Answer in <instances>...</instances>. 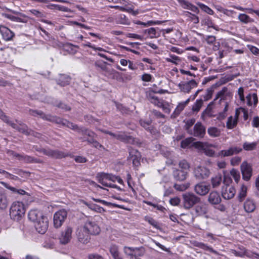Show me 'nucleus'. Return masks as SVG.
Masks as SVG:
<instances>
[{"mask_svg":"<svg viewBox=\"0 0 259 259\" xmlns=\"http://www.w3.org/2000/svg\"><path fill=\"white\" fill-rule=\"evenodd\" d=\"M28 218L29 221L33 223L35 230L39 234H44L49 227L48 218L37 209L29 211Z\"/></svg>","mask_w":259,"mask_h":259,"instance_id":"obj_1","label":"nucleus"},{"mask_svg":"<svg viewBox=\"0 0 259 259\" xmlns=\"http://www.w3.org/2000/svg\"><path fill=\"white\" fill-rule=\"evenodd\" d=\"M26 208L24 203L22 202L16 201L14 202L10 209V215L14 221H19L24 216Z\"/></svg>","mask_w":259,"mask_h":259,"instance_id":"obj_2","label":"nucleus"},{"mask_svg":"<svg viewBox=\"0 0 259 259\" xmlns=\"http://www.w3.org/2000/svg\"><path fill=\"white\" fill-rule=\"evenodd\" d=\"M199 201L200 198L193 193H187L183 195V204L185 209H190Z\"/></svg>","mask_w":259,"mask_h":259,"instance_id":"obj_3","label":"nucleus"},{"mask_svg":"<svg viewBox=\"0 0 259 259\" xmlns=\"http://www.w3.org/2000/svg\"><path fill=\"white\" fill-rule=\"evenodd\" d=\"M67 211L61 209L55 213L53 217V225L55 228L61 227L67 217Z\"/></svg>","mask_w":259,"mask_h":259,"instance_id":"obj_4","label":"nucleus"},{"mask_svg":"<svg viewBox=\"0 0 259 259\" xmlns=\"http://www.w3.org/2000/svg\"><path fill=\"white\" fill-rule=\"evenodd\" d=\"M123 251L130 258L132 257H139L144 255L145 253V249L142 246L140 247L125 246L124 247Z\"/></svg>","mask_w":259,"mask_h":259,"instance_id":"obj_5","label":"nucleus"},{"mask_svg":"<svg viewBox=\"0 0 259 259\" xmlns=\"http://www.w3.org/2000/svg\"><path fill=\"white\" fill-rule=\"evenodd\" d=\"M83 227L90 235H98L101 231V229L99 225L93 220L86 221Z\"/></svg>","mask_w":259,"mask_h":259,"instance_id":"obj_6","label":"nucleus"},{"mask_svg":"<svg viewBox=\"0 0 259 259\" xmlns=\"http://www.w3.org/2000/svg\"><path fill=\"white\" fill-rule=\"evenodd\" d=\"M76 235L78 241L82 244H86L90 241L91 235L85 230L83 226L77 228Z\"/></svg>","mask_w":259,"mask_h":259,"instance_id":"obj_7","label":"nucleus"},{"mask_svg":"<svg viewBox=\"0 0 259 259\" xmlns=\"http://www.w3.org/2000/svg\"><path fill=\"white\" fill-rule=\"evenodd\" d=\"M101 131L104 133L109 134V135L112 136L113 138L121 140L125 142L133 143L134 141V139L132 137L127 136L123 133H119L117 134H115L107 131L101 130Z\"/></svg>","mask_w":259,"mask_h":259,"instance_id":"obj_8","label":"nucleus"},{"mask_svg":"<svg viewBox=\"0 0 259 259\" xmlns=\"http://www.w3.org/2000/svg\"><path fill=\"white\" fill-rule=\"evenodd\" d=\"M73 229L72 227L67 226L62 232L60 237V242L62 244L68 243L72 238Z\"/></svg>","mask_w":259,"mask_h":259,"instance_id":"obj_9","label":"nucleus"},{"mask_svg":"<svg viewBox=\"0 0 259 259\" xmlns=\"http://www.w3.org/2000/svg\"><path fill=\"white\" fill-rule=\"evenodd\" d=\"M194 173L195 177L200 180L207 178L210 175V171L205 167L199 166L195 168Z\"/></svg>","mask_w":259,"mask_h":259,"instance_id":"obj_10","label":"nucleus"},{"mask_svg":"<svg viewBox=\"0 0 259 259\" xmlns=\"http://www.w3.org/2000/svg\"><path fill=\"white\" fill-rule=\"evenodd\" d=\"M236 193L234 188L230 185L224 186L222 190V195L225 199H230L234 197Z\"/></svg>","mask_w":259,"mask_h":259,"instance_id":"obj_11","label":"nucleus"},{"mask_svg":"<svg viewBox=\"0 0 259 259\" xmlns=\"http://www.w3.org/2000/svg\"><path fill=\"white\" fill-rule=\"evenodd\" d=\"M241 170L243 179L246 181H248L252 176V168L251 165L244 161L241 165Z\"/></svg>","mask_w":259,"mask_h":259,"instance_id":"obj_12","label":"nucleus"},{"mask_svg":"<svg viewBox=\"0 0 259 259\" xmlns=\"http://www.w3.org/2000/svg\"><path fill=\"white\" fill-rule=\"evenodd\" d=\"M29 114L33 116H39L44 120H46L50 121H54L55 117L52 116L50 115H46L42 111L39 110H35L30 109L29 110Z\"/></svg>","mask_w":259,"mask_h":259,"instance_id":"obj_13","label":"nucleus"},{"mask_svg":"<svg viewBox=\"0 0 259 259\" xmlns=\"http://www.w3.org/2000/svg\"><path fill=\"white\" fill-rule=\"evenodd\" d=\"M242 149L237 147H232L228 150H222L219 153L218 155L222 157L230 156L234 154L240 152Z\"/></svg>","mask_w":259,"mask_h":259,"instance_id":"obj_14","label":"nucleus"},{"mask_svg":"<svg viewBox=\"0 0 259 259\" xmlns=\"http://www.w3.org/2000/svg\"><path fill=\"white\" fill-rule=\"evenodd\" d=\"M194 190L197 194L204 196L209 192V186L206 185L204 183H199L195 186Z\"/></svg>","mask_w":259,"mask_h":259,"instance_id":"obj_15","label":"nucleus"},{"mask_svg":"<svg viewBox=\"0 0 259 259\" xmlns=\"http://www.w3.org/2000/svg\"><path fill=\"white\" fill-rule=\"evenodd\" d=\"M205 134V128L200 122H197L194 127L193 135L195 137H203Z\"/></svg>","mask_w":259,"mask_h":259,"instance_id":"obj_16","label":"nucleus"},{"mask_svg":"<svg viewBox=\"0 0 259 259\" xmlns=\"http://www.w3.org/2000/svg\"><path fill=\"white\" fill-rule=\"evenodd\" d=\"M196 85L197 83L194 80H191L185 83H180L179 84L180 90L185 93H189L192 88Z\"/></svg>","mask_w":259,"mask_h":259,"instance_id":"obj_17","label":"nucleus"},{"mask_svg":"<svg viewBox=\"0 0 259 259\" xmlns=\"http://www.w3.org/2000/svg\"><path fill=\"white\" fill-rule=\"evenodd\" d=\"M178 1L184 9H188L196 14L199 13V10L198 8L186 0H178Z\"/></svg>","mask_w":259,"mask_h":259,"instance_id":"obj_18","label":"nucleus"},{"mask_svg":"<svg viewBox=\"0 0 259 259\" xmlns=\"http://www.w3.org/2000/svg\"><path fill=\"white\" fill-rule=\"evenodd\" d=\"M208 200L211 204H218L221 202V198L219 193L212 191L209 194Z\"/></svg>","mask_w":259,"mask_h":259,"instance_id":"obj_19","label":"nucleus"},{"mask_svg":"<svg viewBox=\"0 0 259 259\" xmlns=\"http://www.w3.org/2000/svg\"><path fill=\"white\" fill-rule=\"evenodd\" d=\"M98 178V182L103 186L111 188H117L115 185L112 184L109 182V181L108 179V174H101Z\"/></svg>","mask_w":259,"mask_h":259,"instance_id":"obj_20","label":"nucleus"},{"mask_svg":"<svg viewBox=\"0 0 259 259\" xmlns=\"http://www.w3.org/2000/svg\"><path fill=\"white\" fill-rule=\"evenodd\" d=\"M0 32L2 34L4 38L6 40H11L14 36V33L8 28L1 26Z\"/></svg>","mask_w":259,"mask_h":259,"instance_id":"obj_21","label":"nucleus"},{"mask_svg":"<svg viewBox=\"0 0 259 259\" xmlns=\"http://www.w3.org/2000/svg\"><path fill=\"white\" fill-rule=\"evenodd\" d=\"M54 122H55L57 123H61L73 130H80L76 125L74 124L73 123L70 122L66 120H63L55 117V121Z\"/></svg>","mask_w":259,"mask_h":259,"instance_id":"obj_22","label":"nucleus"},{"mask_svg":"<svg viewBox=\"0 0 259 259\" xmlns=\"http://www.w3.org/2000/svg\"><path fill=\"white\" fill-rule=\"evenodd\" d=\"M1 183L6 188L11 191L15 194H18L21 195H24L27 194V192L23 189H17L16 188L11 186L9 184L5 182H1Z\"/></svg>","mask_w":259,"mask_h":259,"instance_id":"obj_23","label":"nucleus"},{"mask_svg":"<svg viewBox=\"0 0 259 259\" xmlns=\"http://www.w3.org/2000/svg\"><path fill=\"white\" fill-rule=\"evenodd\" d=\"M238 117L236 116V113L235 114L234 116H230L227 120L226 123V126L228 129H233L235 127L237 124L238 122Z\"/></svg>","mask_w":259,"mask_h":259,"instance_id":"obj_24","label":"nucleus"},{"mask_svg":"<svg viewBox=\"0 0 259 259\" xmlns=\"http://www.w3.org/2000/svg\"><path fill=\"white\" fill-rule=\"evenodd\" d=\"M256 207L254 202L250 199H247L244 202V208L247 212H252Z\"/></svg>","mask_w":259,"mask_h":259,"instance_id":"obj_25","label":"nucleus"},{"mask_svg":"<svg viewBox=\"0 0 259 259\" xmlns=\"http://www.w3.org/2000/svg\"><path fill=\"white\" fill-rule=\"evenodd\" d=\"M188 173L183 170L177 169L174 172V177L178 181H183L186 179Z\"/></svg>","mask_w":259,"mask_h":259,"instance_id":"obj_26","label":"nucleus"},{"mask_svg":"<svg viewBox=\"0 0 259 259\" xmlns=\"http://www.w3.org/2000/svg\"><path fill=\"white\" fill-rule=\"evenodd\" d=\"M19 160L24 161L25 162L27 163H43V161L41 160L35 159L32 157L28 155L21 154L20 155Z\"/></svg>","mask_w":259,"mask_h":259,"instance_id":"obj_27","label":"nucleus"},{"mask_svg":"<svg viewBox=\"0 0 259 259\" xmlns=\"http://www.w3.org/2000/svg\"><path fill=\"white\" fill-rule=\"evenodd\" d=\"M130 154L131 155L133 164L135 166H138L140 165V160L141 157L140 153L137 151L133 150L130 153Z\"/></svg>","mask_w":259,"mask_h":259,"instance_id":"obj_28","label":"nucleus"},{"mask_svg":"<svg viewBox=\"0 0 259 259\" xmlns=\"http://www.w3.org/2000/svg\"><path fill=\"white\" fill-rule=\"evenodd\" d=\"M247 105L249 106L252 105L256 106L258 103V98L256 94H249L246 96Z\"/></svg>","mask_w":259,"mask_h":259,"instance_id":"obj_29","label":"nucleus"},{"mask_svg":"<svg viewBox=\"0 0 259 259\" xmlns=\"http://www.w3.org/2000/svg\"><path fill=\"white\" fill-rule=\"evenodd\" d=\"M9 200L6 194L0 193V209H4L8 206Z\"/></svg>","mask_w":259,"mask_h":259,"instance_id":"obj_30","label":"nucleus"},{"mask_svg":"<svg viewBox=\"0 0 259 259\" xmlns=\"http://www.w3.org/2000/svg\"><path fill=\"white\" fill-rule=\"evenodd\" d=\"M189 101L190 99H188L185 103L179 104L173 114L171 115V117L174 118H176L184 109V107L189 103Z\"/></svg>","mask_w":259,"mask_h":259,"instance_id":"obj_31","label":"nucleus"},{"mask_svg":"<svg viewBox=\"0 0 259 259\" xmlns=\"http://www.w3.org/2000/svg\"><path fill=\"white\" fill-rule=\"evenodd\" d=\"M150 100L152 103L157 105L158 107L162 108L163 110L167 108L169 105L167 103H163L159 102L157 98L155 97L150 96Z\"/></svg>","mask_w":259,"mask_h":259,"instance_id":"obj_32","label":"nucleus"},{"mask_svg":"<svg viewBox=\"0 0 259 259\" xmlns=\"http://www.w3.org/2000/svg\"><path fill=\"white\" fill-rule=\"evenodd\" d=\"M208 135L212 137H218L221 135V131L216 127H209L207 130Z\"/></svg>","mask_w":259,"mask_h":259,"instance_id":"obj_33","label":"nucleus"},{"mask_svg":"<svg viewBox=\"0 0 259 259\" xmlns=\"http://www.w3.org/2000/svg\"><path fill=\"white\" fill-rule=\"evenodd\" d=\"M9 123H10V125L14 128L17 129L20 132H21L22 133H23V134H24L25 135H28V134H29L28 131V130H27V127L26 126H24V125L19 126V125H17L15 123H11L10 122H9Z\"/></svg>","mask_w":259,"mask_h":259,"instance_id":"obj_34","label":"nucleus"},{"mask_svg":"<svg viewBox=\"0 0 259 259\" xmlns=\"http://www.w3.org/2000/svg\"><path fill=\"white\" fill-rule=\"evenodd\" d=\"M110 252L114 259H122L120 256L117 246L113 245L110 247Z\"/></svg>","mask_w":259,"mask_h":259,"instance_id":"obj_35","label":"nucleus"},{"mask_svg":"<svg viewBox=\"0 0 259 259\" xmlns=\"http://www.w3.org/2000/svg\"><path fill=\"white\" fill-rule=\"evenodd\" d=\"M179 168L180 170L186 171L187 173L190 170V164L185 160H182L179 162Z\"/></svg>","mask_w":259,"mask_h":259,"instance_id":"obj_36","label":"nucleus"},{"mask_svg":"<svg viewBox=\"0 0 259 259\" xmlns=\"http://www.w3.org/2000/svg\"><path fill=\"white\" fill-rule=\"evenodd\" d=\"M222 181L221 175H217L211 179V182L213 188L220 186Z\"/></svg>","mask_w":259,"mask_h":259,"instance_id":"obj_37","label":"nucleus"},{"mask_svg":"<svg viewBox=\"0 0 259 259\" xmlns=\"http://www.w3.org/2000/svg\"><path fill=\"white\" fill-rule=\"evenodd\" d=\"M235 113L236 114V116L238 118L239 115L242 114L243 118L245 120H247L248 118V112L247 111L243 108L240 107L235 111Z\"/></svg>","mask_w":259,"mask_h":259,"instance_id":"obj_38","label":"nucleus"},{"mask_svg":"<svg viewBox=\"0 0 259 259\" xmlns=\"http://www.w3.org/2000/svg\"><path fill=\"white\" fill-rule=\"evenodd\" d=\"M239 20L243 23H248L254 22L253 19L250 18L248 15L245 14H241L238 16Z\"/></svg>","mask_w":259,"mask_h":259,"instance_id":"obj_39","label":"nucleus"},{"mask_svg":"<svg viewBox=\"0 0 259 259\" xmlns=\"http://www.w3.org/2000/svg\"><path fill=\"white\" fill-rule=\"evenodd\" d=\"M69 156V154L68 153H66L63 151L56 150H54L53 158H57V159H61V158H65Z\"/></svg>","mask_w":259,"mask_h":259,"instance_id":"obj_40","label":"nucleus"},{"mask_svg":"<svg viewBox=\"0 0 259 259\" xmlns=\"http://www.w3.org/2000/svg\"><path fill=\"white\" fill-rule=\"evenodd\" d=\"M213 146L212 144H209L207 143H206V145H205V148L203 150L206 155L209 156H213L214 155V151L209 148L210 147Z\"/></svg>","mask_w":259,"mask_h":259,"instance_id":"obj_41","label":"nucleus"},{"mask_svg":"<svg viewBox=\"0 0 259 259\" xmlns=\"http://www.w3.org/2000/svg\"><path fill=\"white\" fill-rule=\"evenodd\" d=\"M0 174H3L5 176V177L8 179L13 180H17L18 179V177L14 175V174H10L9 172L5 171L0 168Z\"/></svg>","mask_w":259,"mask_h":259,"instance_id":"obj_42","label":"nucleus"},{"mask_svg":"<svg viewBox=\"0 0 259 259\" xmlns=\"http://www.w3.org/2000/svg\"><path fill=\"white\" fill-rule=\"evenodd\" d=\"M186 16L189 19L190 21L193 22L195 24L199 23V18L196 15L191 14L190 12H186Z\"/></svg>","mask_w":259,"mask_h":259,"instance_id":"obj_43","label":"nucleus"},{"mask_svg":"<svg viewBox=\"0 0 259 259\" xmlns=\"http://www.w3.org/2000/svg\"><path fill=\"white\" fill-rule=\"evenodd\" d=\"M91 209L99 212L102 213L105 211V210L102 207H100L98 205H94V206H90L87 203H84Z\"/></svg>","mask_w":259,"mask_h":259,"instance_id":"obj_44","label":"nucleus"},{"mask_svg":"<svg viewBox=\"0 0 259 259\" xmlns=\"http://www.w3.org/2000/svg\"><path fill=\"white\" fill-rule=\"evenodd\" d=\"M189 186L190 184L189 183H186L182 185L175 184L174 187L177 190L183 191L188 189Z\"/></svg>","mask_w":259,"mask_h":259,"instance_id":"obj_45","label":"nucleus"},{"mask_svg":"<svg viewBox=\"0 0 259 259\" xmlns=\"http://www.w3.org/2000/svg\"><path fill=\"white\" fill-rule=\"evenodd\" d=\"M170 58H166V60L167 62H171L176 65H177L180 61V58L177 56H176L175 55H170Z\"/></svg>","mask_w":259,"mask_h":259,"instance_id":"obj_46","label":"nucleus"},{"mask_svg":"<svg viewBox=\"0 0 259 259\" xmlns=\"http://www.w3.org/2000/svg\"><path fill=\"white\" fill-rule=\"evenodd\" d=\"M195 245L196 246H199L202 248H203L205 250H208L211 252H213L216 254H218L219 253H218L217 251L214 250L212 248L208 247V246H206L205 244H203V243H196L195 244Z\"/></svg>","mask_w":259,"mask_h":259,"instance_id":"obj_47","label":"nucleus"},{"mask_svg":"<svg viewBox=\"0 0 259 259\" xmlns=\"http://www.w3.org/2000/svg\"><path fill=\"white\" fill-rule=\"evenodd\" d=\"M203 104V101L202 100H199L196 101L195 104L193 105L192 110L195 112H198Z\"/></svg>","mask_w":259,"mask_h":259,"instance_id":"obj_48","label":"nucleus"},{"mask_svg":"<svg viewBox=\"0 0 259 259\" xmlns=\"http://www.w3.org/2000/svg\"><path fill=\"white\" fill-rule=\"evenodd\" d=\"M206 143H207L196 142L192 144V146L198 150H203L205 145H206Z\"/></svg>","mask_w":259,"mask_h":259,"instance_id":"obj_49","label":"nucleus"},{"mask_svg":"<svg viewBox=\"0 0 259 259\" xmlns=\"http://www.w3.org/2000/svg\"><path fill=\"white\" fill-rule=\"evenodd\" d=\"M194 139L193 138H188L183 140L181 142V147L183 148H185L187 146H188L192 142L194 141Z\"/></svg>","mask_w":259,"mask_h":259,"instance_id":"obj_50","label":"nucleus"},{"mask_svg":"<svg viewBox=\"0 0 259 259\" xmlns=\"http://www.w3.org/2000/svg\"><path fill=\"white\" fill-rule=\"evenodd\" d=\"M256 146V143H247L246 142L243 144V148L246 150H252L254 149H255V147Z\"/></svg>","mask_w":259,"mask_h":259,"instance_id":"obj_51","label":"nucleus"},{"mask_svg":"<svg viewBox=\"0 0 259 259\" xmlns=\"http://www.w3.org/2000/svg\"><path fill=\"white\" fill-rule=\"evenodd\" d=\"M119 10L132 13L134 16H136L139 14L138 10L135 11L132 8H125L124 7H120Z\"/></svg>","mask_w":259,"mask_h":259,"instance_id":"obj_52","label":"nucleus"},{"mask_svg":"<svg viewBox=\"0 0 259 259\" xmlns=\"http://www.w3.org/2000/svg\"><path fill=\"white\" fill-rule=\"evenodd\" d=\"M230 175L233 177L236 183H238L240 180V174L239 172L234 169L230 171Z\"/></svg>","mask_w":259,"mask_h":259,"instance_id":"obj_53","label":"nucleus"},{"mask_svg":"<svg viewBox=\"0 0 259 259\" xmlns=\"http://www.w3.org/2000/svg\"><path fill=\"white\" fill-rule=\"evenodd\" d=\"M81 131L83 135L87 136L89 137V138L87 139V140L88 139L91 140L92 139H94L95 134L93 132L90 131L88 130H81Z\"/></svg>","mask_w":259,"mask_h":259,"instance_id":"obj_54","label":"nucleus"},{"mask_svg":"<svg viewBox=\"0 0 259 259\" xmlns=\"http://www.w3.org/2000/svg\"><path fill=\"white\" fill-rule=\"evenodd\" d=\"M88 142H89L90 143L93 144L94 147L96 148H97V149H105V148L103 146V145L100 144L98 142H97V141L95 140L94 139H92V140H90V139H88Z\"/></svg>","mask_w":259,"mask_h":259,"instance_id":"obj_55","label":"nucleus"},{"mask_svg":"<svg viewBox=\"0 0 259 259\" xmlns=\"http://www.w3.org/2000/svg\"><path fill=\"white\" fill-rule=\"evenodd\" d=\"M195 122V120L194 118H192V119H189L187 121H185V129L189 132V130L190 129V128L194 124Z\"/></svg>","mask_w":259,"mask_h":259,"instance_id":"obj_56","label":"nucleus"},{"mask_svg":"<svg viewBox=\"0 0 259 259\" xmlns=\"http://www.w3.org/2000/svg\"><path fill=\"white\" fill-rule=\"evenodd\" d=\"M199 6L200 8L203 11H204V12H205L207 14H208L209 15H213V11L210 8L208 7L207 6H206L203 5V4H199Z\"/></svg>","mask_w":259,"mask_h":259,"instance_id":"obj_57","label":"nucleus"},{"mask_svg":"<svg viewBox=\"0 0 259 259\" xmlns=\"http://www.w3.org/2000/svg\"><path fill=\"white\" fill-rule=\"evenodd\" d=\"M244 254L249 257H252L253 259H259V254L251 252L246 250L244 251Z\"/></svg>","mask_w":259,"mask_h":259,"instance_id":"obj_58","label":"nucleus"},{"mask_svg":"<svg viewBox=\"0 0 259 259\" xmlns=\"http://www.w3.org/2000/svg\"><path fill=\"white\" fill-rule=\"evenodd\" d=\"M16 172L14 174L19 175L22 177H29L30 173L29 172L24 171L21 169H17L15 170Z\"/></svg>","mask_w":259,"mask_h":259,"instance_id":"obj_59","label":"nucleus"},{"mask_svg":"<svg viewBox=\"0 0 259 259\" xmlns=\"http://www.w3.org/2000/svg\"><path fill=\"white\" fill-rule=\"evenodd\" d=\"M70 78L65 76H61L59 81H60V84L61 85L64 86L68 83H69L70 81Z\"/></svg>","mask_w":259,"mask_h":259,"instance_id":"obj_60","label":"nucleus"},{"mask_svg":"<svg viewBox=\"0 0 259 259\" xmlns=\"http://www.w3.org/2000/svg\"><path fill=\"white\" fill-rule=\"evenodd\" d=\"M247 192V187L245 186H242L241 188V190L239 193V198L242 200L245 196Z\"/></svg>","mask_w":259,"mask_h":259,"instance_id":"obj_61","label":"nucleus"},{"mask_svg":"<svg viewBox=\"0 0 259 259\" xmlns=\"http://www.w3.org/2000/svg\"><path fill=\"white\" fill-rule=\"evenodd\" d=\"M41 152L44 154L53 158L54 150L43 149L41 150Z\"/></svg>","mask_w":259,"mask_h":259,"instance_id":"obj_62","label":"nucleus"},{"mask_svg":"<svg viewBox=\"0 0 259 259\" xmlns=\"http://www.w3.org/2000/svg\"><path fill=\"white\" fill-rule=\"evenodd\" d=\"M145 31L147 32L149 34L151 35V36H150L151 38L156 37V32L155 28H150L146 30Z\"/></svg>","mask_w":259,"mask_h":259,"instance_id":"obj_63","label":"nucleus"},{"mask_svg":"<svg viewBox=\"0 0 259 259\" xmlns=\"http://www.w3.org/2000/svg\"><path fill=\"white\" fill-rule=\"evenodd\" d=\"M180 201V199L179 198L174 197L170 199L169 202L172 205L177 206L179 204Z\"/></svg>","mask_w":259,"mask_h":259,"instance_id":"obj_64","label":"nucleus"}]
</instances>
